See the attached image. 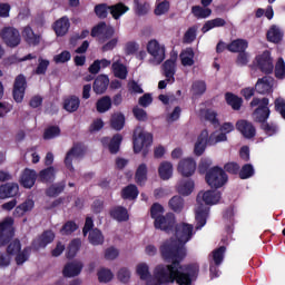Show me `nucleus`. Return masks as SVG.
Returning a JSON list of instances; mask_svg holds the SVG:
<instances>
[{
  "label": "nucleus",
  "mask_w": 285,
  "mask_h": 285,
  "mask_svg": "<svg viewBox=\"0 0 285 285\" xmlns=\"http://www.w3.org/2000/svg\"><path fill=\"white\" fill-rule=\"evenodd\" d=\"M154 277L165 284L193 285L199 277V264L171 263L169 265H157Z\"/></svg>",
  "instance_id": "f257e3e1"
},
{
  "label": "nucleus",
  "mask_w": 285,
  "mask_h": 285,
  "mask_svg": "<svg viewBox=\"0 0 285 285\" xmlns=\"http://www.w3.org/2000/svg\"><path fill=\"white\" fill-rule=\"evenodd\" d=\"M191 224L180 223L175 226L176 238L167 239L160 246V255L165 262L181 264L186 259V244L193 239Z\"/></svg>",
  "instance_id": "f03ea898"
},
{
  "label": "nucleus",
  "mask_w": 285,
  "mask_h": 285,
  "mask_svg": "<svg viewBox=\"0 0 285 285\" xmlns=\"http://www.w3.org/2000/svg\"><path fill=\"white\" fill-rule=\"evenodd\" d=\"M134 153L139 155L142 150V157L148 156V148L153 146V134L146 132L141 129H136L134 131Z\"/></svg>",
  "instance_id": "7ed1b4c3"
},
{
  "label": "nucleus",
  "mask_w": 285,
  "mask_h": 285,
  "mask_svg": "<svg viewBox=\"0 0 285 285\" xmlns=\"http://www.w3.org/2000/svg\"><path fill=\"white\" fill-rule=\"evenodd\" d=\"M205 181L210 188H222L228 183V174L219 166L212 167L205 175Z\"/></svg>",
  "instance_id": "20e7f679"
},
{
  "label": "nucleus",
  "mask_w": 285,
  "mask_h": 285,
  "mask_svg": "<svg viewBox=\"0 0 285 285\" xmlns=\"http://www.w3.org/2000/svg\"><path fill=\"white\" fill-rule=\"evenodd\" d=\"M17 198H13L7 203H3L1 205L2 210H7V213H10V210H13V217H23L26 213H30L32 208H35V200L32 199H26L23 203L18 205Z\"/></svg>",
  "instance_id": "39448f33"
},
{
  "label": "nucleus",
  "mask_w": 285,
  "mask_h": 285,
  "mask_svg": "<svg viewBox=\"0 0 285 285\" xmlns=\"http://www.w3.org/2000/svg\"><path fill=\"white\" fill-rule=\"evenodd\" d=\"M268 98H253V100L250 101V107L255 108L256 106H258L253 114L254 121H256L257 124H264L268 120V118L271 117V109L268 108Z\"/></svg>",
  "instance_id": "423d86ee"
},
{
  "label": "nucleus",
  "mask_w": 285,
  "mask_h": 285,
  "mask_svg": "<svg viewBox=\"0 0 285 285\" xmlns=\"http://www.w3.org/2000/svg\"><path fill=\"white\" fill-rule=\"evenodd\" d=\"M14 219L12 217H7L0 222V248L2 246H8L12 238L14 237Z\"/></svg>",
  "instance_id": "0eeeda50"
},
{
  "label": "nucleus",
  "mask_w": 285,
  "mask_h": 285,
  "mask_svg": "<svg viewBox=\"0 0 285 285\" xmlns=\"http://www.w3.org/2000/svg\"><path fill=\"white\" fill-rule=\"evenodd\" d=\"M255 61L256 68L263 72V75H273L275 65L273 63V56H271V51H263L261 55L256 56Z\"/></svg>",
  "instance_id": "6e6552de"
},
{
  "label": "nucleus",
  "mask_w": 285,
  "mask_h": 285,
  "mask_svg": "<svg viewBox=\"0 0 285 285\" xmlns=\"http://www.w3.org/2000/svg\"><path fill=\"white\" fill-rule=\"evenodd\" d=\"M0 37L8 48H17L21 45V33L13 27H4L0 31Z\"/></svg>",
  "instance_id": "1a4fd4ad"
},
{
  "label": "nucleus",
  "mask_w": 285,
  "mask_h": 285,
  "mask_svg": "<svg viewBox=\"0 0 285 285\" xmlns=\"http://www.w3.org/2000/svg\"><path fill=\"white\" fill-rule=\"evenodd\" d=\"M28 88V80L26 76L20 73L13 81L12 97L16 104H22L26 97V89Z\"/></svg>",
  "instance_id": "9d476101"
},
{
  "label": "nucleus",
  "mask_w": 285,
  "mask_h": 285,
  "mask_svg": "<svg viewBox=\"0 0 285 285\" xmlns=\"http://www.w3.org/2000/svg\"><path fill=\"white\" fill-rule=\"evenodd\" d=\"M175 224H177V220L173 213H168L154 220V227L156 230H164V233H173V230H175Z\"/></svg>",
  "instance_id": "9b49d317"
},
{
  "label": "nucleus",
  "mask_w": 285,
  "mask_h": 285,
  "mask_svg": "<svg viewBox=\"0 0 285 285\" xmlns=\"http://www.w3.org/2000/svg\"><path fill=\"white\" fill-rule=\"evenodd\" d=\"M100 141H101L104 148H108V150L111 155H117V153H119V149L121 148V142L124 141V136H121V134H115L112 136V138L102 137Z\"/></svg>",
  "instance_id": "f8f14e48"
},
{
  "label": "nucleus",
  "mask_w": 285,
  "mask_h": 285,
  "mask_svg": "<svg viewBox=\"0 0 285 285\" xmlns=\"http://www.w3.org/2000/svg\"><path fill=\"white\" fill-rule=\"evenodd\" d=\"M147 52L151 55L157 63H161L166 59V48L159 45L157 40H150L147 43Z\"/></svg>",
  "instance_id": "ddd939ff"
},
{
  "label": "nucleus",
  "mask_w": 285,
  "mask_h": 285,
  "mask_svg": "<svg viewBox=\"0 0 285 285\" xmlns=\"http://www.w3.org/2000/svg\"><path fill=\"white\" fill-rule=\"evenodd\" d=\"M177 169L181 177H193L197 170V161L194 158L181 159Z\"/></svg>",
  "instance_id": "4468645a"
},
{
  "label": "nucleus",
  "mask_w": 285,
  "mask_h": 285,
  "mask_svg": "<svg viewBox=\"0 0 285 285\" xmlns=\"http://www.w3.org/2000/svg\"><path fill=\"white\" fill-rule=\"evenodd\" d=\"M207 146H210V141L208 138V130L204 129L197 137V140L194 145V155H196V157H202V155L206 153Z\"/></svg>",
  "instance_id": "2eb2a0df"
},
{
  "label": "nucleus",
  "mask_w": 285,
  "mask_h": 285,
  "mask_svg": "<svg viewBox=\"0 0 285 285\" xmlns=\"http://www.w3.org/2000/svg\"><path fill=\"white\" fill-rule=\"evenodd\" d=\"M236 130L243 135L245 139H253L257 135V130L253 122L248 120L240 119L236 122Z\"/></svg>",
  "instance_id": "dca6fc26"
},
{
  "label": "nucleus",
  "mask_w": 285,
  "mask_h": 285,
  "mask_svg": "<svg viewBox=\"0 0 285 285\" xmlns=\"http://www.w3.org/2000/svg\"><path fill=\"white\" fill-rule=\"evenodd\" d=\"M219 199H222V193L216 189L199 193L197 195L198 204L203 200L207 206L219 204Z\"/></svg>",
  "instance_id": "f3484780"
},
{
  "label": "nucleus",
  "mask_w": 285,
  "mask_h": 285,
  "mask_svg": "<svg viewBox=\"0 0 285 285\" xmlns=\"http://www.w3.org/2000/svg\"><path fill=\"white\" fill-rule=\"evenodd\" d=\"M83 157V148L80 145H73L71 150L66 154L65 166L70 173H75V166H72V159H79Z\"/></svg>",
  "instance_id": "a211bd4d"
},
{
  "label": "nucleus",
  "mask_w": 285,
  "mask_h": 285,
  "mask_svg": "<svg viewBox=\"0 0 285 285\" xmlns=\"http://www.w3.org/2000/svg\"><path fill=\"white\" fill-rule=\"evenodd\" d=\"M209 213L210 208L204 206V204L197 206L195 210L196 230H202V228H204L206 222H208Z\"/></svg>",
  "instance_id": "6ab92c4d"
},
{
  "label": "nucleus",
  "mask_w": 285,
  "mask_h": 285,
  "mask_svg": "<svg viewBox=\"0 0 285 285\" xmlns=\"http://www.w3.org/2000/svg\"><path fill=\"white\" fill-rule=\"evenodd\" d=\"M37 184V171L26 168L20 176V185L22 188H32Z\"/></svg>",
  "instance_id": "aec40b11"
},
{
  "label": "nucleus",
  "mask_w": 285,
  "mask_h": 285,
  "mask_svg": "<svg viewBox=\"0 0 285 285\" xmlns=\"http://www.w3.org/2000/svg\"><path fill=\"white\" fill-rule=\"evenodd\" d=\"M19 195V184L6 183L0 186V199H11Z\"/></svg>",
  "instance_id": "412c9836"
},
{
  "label": "nucleus",
  "mask_w": 285,
  "mask_h": 285,
  "mask_svg": "<svg viewBox=\"0 0 285 285\" xmlns=\"http://www.w3.org/2000/svg\"><path fill=\"white\" fill-rule=\"evenodd\" d=\"M81 271H83V263L73 261L65 265L62 275L63 277H77L81 275Z\"/></svg>",
  "instance_id": "4be33fe9"
},
{
  "label": "nucleus",
  "mask_w": 285,
  "mask_h": 285,
  "mask_svg": "<svg viewBox=\"0 0 285 285\" xmlns=\"http://www.w3.org/2000/svg\"><path fill=\"white\" fill-rule=\"evenodd\" d=\"M68 30H70V19L68 16H63L55 21L53 31L57 37H66V35H68Z\"/></svg>",
  "instance_id": "5701e85b"
},
{
  "label": "nucleus",
  "mask_w": 285,
  "mask_h": 285,
  "mask_svg": "<svg viewBox=\"0 0 285 285\" xmlns=\"http://www.w3.org/2000/svg\"><path fill=\"white\" fill-rule=\"evenodd\" d=\"M22 37L28 46H39L41 43V35L35 33L32 27L27 26L22 30Z\"/></svg>",
  "instance_id": "b1692460"
},
{
  "label": "nucleus",
  "mask_w": 285,
  "mask_h": 285,
  "mask_svg": "<svg viewBox=\"0 0 285 285\" xmlns=\"http://www.w3.org/2000/svg\"><path fill=\"white\" fill-rule=\"evenodd\" d=\"M271 83H273V77L271 76L258 78L255 85L256 92H258V95H268L273 88V85Z\"/></svg>",
  "instance_id": "393cba45"
},
{
  "label": "nucleus",
  "mask_w": 285,
  "mask_h": 285,
  "mask_svg": "<svg viewBox=\"0 0 285 285\" xmlns=\"http://www.w3.org/2000/svg\"><path fill=\"white\" fill-rule=\"evenodd\" d=\"M110 86V79L106 75H99L94 81V92L96 95H104Z\"/></svg>",
  "instance_id": "a878e982"
},
{
  "label": "nucleus",
  "mask_w": 285,
  "mask_h": 285,
  "mask_svg": "<svg viewBox=\"0 0 285 285\" xmlns=\"http://www.w3.org/2000/svg\"><path fill=\"white\" fill-rule=\"evenodd\" d=\"M176 68L177 61L175 59H168L163 63L164 76L167 81H171V83H175V72H177Z\"/></svg>",
  "instance_id": "bb28decb"
},
{
  "label": "nucleus",
  "mask_w": 285,
  "mask_h": 285,
  "mask_svg": "<svg viewBox=\"0 0 285 285\" xmlns=\"http://www.w3.org/2000/svg\"><path fill=\"white\" fill-rule=\"evenodd\" d=\"M38 179L42 184H53L55 179H57V171L55 167L50 166L39 171Z\"/></svg>",
  "instance_id": "cd10ccee"
},
{
  "label": "nucleus",
  "mask_w": 285,
  "mask_h": 285,
  "mask_svg": "<svg viewBox=\"0 0 285 285\" xmlns=\"http://www.w3.org/2000/svg\"><path fill=\"white\" fill-rule=\"evenodd\" d=\"M109 215L112 219H116V222H128V219H130V216H128V209L124 206H116L111 208Z\"/></svg>",
  "instance_id": "c85d7f7f"
},
{
  "label": "nucleus",
  "mask_w": 285,
  "mask_h": 285,
  "mask_svg": "<svg viewBox=\"0 0 285 285\" xmlns=\"http://www.w3.org/2000/svg\"><path fill=\"white\" fill-rule=\"evenodd\" d=\"M65 190H66V183H65V180H62L60 183L50 185L45 190V195H46V197L56 198V197H59L61 195V193H63Z\"/></svg>",
  "instance_id": "c756f323"
},
{
  "label": "nucleus",
  "mask_w": 285,
  "mask_h": 285,
  "mask_svg": "<svg viewBox=\"0 0 285 285\" xmlns=\"http://www.w3.org/2000/svg\"><path fill=\"white\" fill-rule=\"evenodd\" d=\"M124 126H126V116L121 111L111 115L110 128H112V130H124Z\"/></svg>",
  "instance_id": "7c9ffc66"
},
{
  "label": "nucleus",
  "mask_w": 285,
  "mask_h": 285,
  "mask_svg": "<svg viewBox=\"0 0 285 285\" xmlns=\"http://www.w3.org/2000/svg\"><path fill=\"white\" fill-rule=\"evenodd\" d=\"M195 190V181L193 179L180 180L177 185V193L183 197H188Z\"/></svg>",
  "instance_id": "2f4dec72"
},
{
  "label": "nucleus",
  "mask_w": 285,
  "mask_h": 285,
  "mask_svg": "<svg viewBox=\"0 0 285 285\" xmlns=\"http://www.w3.org/2000/svg\"><path fill=\"white\" fill-rule=\"evenodd\" d=\"M79 106H81V100L75 95L69 96L63 100V109L67 112H77V110H79Z\"/></svg>",
  "instance_id": "473e14b6"
},
{
  "label": "nucleus",
  "mask_w": 285,
  "mask_h": 285,
  "mask_svg": "<svg viewBox=\"0 0 285 285\" xmlns=\"http://www.w3.org/2000/svg\"><path fill=\"white\" fill-rule=\"evenodd\" d=\"M135 181L138 186H145L148 181V166L140 164L135 173Z\"/></svg>",
  "instance_id": "72a5a7b5"
},
{
  "label": "nucleus",
  "mask_w": 285,
  "mask_h": 285,
  "mask_svg": "<svg viewBox=\"0 0 285 285\" xmlns=\"http://www.w3.org/2000/svg\"><path fill=\"white\" fill-rule=\"evenodd\" d=\"M128 10H130V8H128V6H126L124 2H118L114 6H109V12L112 19H115L116 21L121 19V17H124V14L128 12Z\"/></svg>",
  "instance_id": "f704fd0d"
},
{
  "label": "nucleus",
  "mask_w": 285,
  "mask_h": 285,
  "mask_svg": "<svg viewBox=\"0 0 285 285\" xmlns=\"http://www.w3.org/2000/svg\"><path fill=\"white\" fill-rule=\"evenodd\" d=\"M248 49V40L246 39H235L230 43L227 45V50L229 52H244Z\"/></svg>",
  "instance_id": "c9c22d12"
},
{
  "label": "nucleus",
  "mask_w": 285,
  "mask_h": 285,
  "mask_svg": "<svg viewBox=\"0 0 285 285\" xmlns=\"http://www.w3.org/2000/svg\"><path fill=\"white\" fill-rule=\"evenodd\" d=\"M225 101L233 110H242V104H244V99L233 92L225 94Z\"/></svg>",
  "instance_id": "e433bc0d"
},
{
  "label": "nucleus",
  "mask_w": 285,
  "mask_h": 285,
  "mask_svg": "<svg viewBox=\"0 0 285 285\" xmlns=\"http://www.w3.org/2000/svg\"><path fill=\"white\" fill-rule=\"evenodd\" d=\"M139 197V188H137V185L129 184L121 190V198L122 199H129V202H132Z\"/></svg>",
  "instance_id": "4c0bfd02"
},
{
  "label": "nucleus",
  "mask_w": 285,
  "mask_h": 285,
  "mask_svg": "<svg viewBox=\"0 0 285 285\" xmlns=\"http://www.w3.org/2000/svg\"><path fill=\"white\" fill-rule=\"evenodd\" d=\"M112 108V98L110 96H102L100 99L96 102V110L100 115H104V112H108Z\"/></svg>",
  "instance_id": "58836bf2"
},
{
  "label": "nucleus",
  "mask_w": 285,
  "mask_h": 285,
  "mask_svg": "<svg viewBox=\"0 0 285 285\" xmlns=\"http://www.w3.org/2000/svg\"><path fill=\"white\" fill-rule=\"evenodd\" d=\"M158 175L164 181L170 179L173 177V164L170 161H163L158 167Z\"/></svg>",
  "instance_id": "ea45409f"
},
{
  "label": "nucleus",
  "mask_w": 285,
  "mask_h": 285,
  "mask_svg": "<svg viewBox=\"0 0 285 285\" xmlns=\"http://www.w3.org/2000/svg\"><path fill=\"white\" fill-rule=\"evenodd\" d=\"M111 70L117 79H126L128 77V68H126V65L121 63L119 60L112 62Z\"/></svg>",
  "instance_id": "a19ab883"
},
{
  "label": "nucleus",
  "mask_w": 285,
  "mask_h": 285,
  "mask_svg": "<svg viewBox=\"0 0 285 285\" xmlns=\"http://www.w3.org/2000/svg\"><path fill=\"white\" fill-rule=\"evenodd\" d=\"M266 37L267 41H269L271 43H279V41H282V39L284 38V33H282V30H279V28L274 24L267 31Z\"/></svg>",
  "instance_id": "79ce46f5"
},
{
  "label": "nucleus",
  "mask_w": 285,
  "mask_h": 285,
  "mask_svg": "<svg viewBox=\"0 0 285 285\" xmlns=\"http://www.w3.org/2000/svg\"><path fill=\"white\" fill-rule=\"evenodd\" d=\"M52 242H55V233L52 230H45L37 240V248H46Z\"/></svg>",
  "instance_id": "37998d69"
},
{
  "label": "nucleus",
  "mask_w": 285,
  "mask_h": 285,
  "mask_svg": "<svg viewBox=\"0 0 285 285\" xmlns=\"http://www.w3.org/2000/svg\"><path fill=\"white\" fill-rule=\"evenodd\" d=\"M224 26H226V20H224V18H215L205 22L202 28V32L206 35V32H209L213 28H224Z\"/></svg>",
  "instance_id": "c03bdc74"
},
{
  "label": "nucleus",
  "mask_w": 285,
  "mask_h": 285,
  "mask_svg": "<svg viewBox=\"0 0 285 285\" xmlns=\"http://www.w3.org/2000/svg\"><path fill=\"white\" fill-rule=\"evenodd\" d=\"M88 239L92 246H101L105 242L104 234L99 228H94L89 232Z\"/></svg>",
  "instance_id": "a18cd8bd"
},
{
  "label": "nucleus",
  "mask_w": 285,
  "mask_h": 285,
  "mask_svg": "<svg viewBox=\"0 0 285 285\" xmlns=\"http://www.w3.org/2000/svg\"><path fill=\"white\" fill-rule=\"evenodd\" d=\"M81 248V239L80 238H73L67 249V259H73V257H77V253H79Z\"/></svg>",
  "instance_id": "49530a36"
},
{
  "label": "nucleus",
  "mask_w": 285,
  "mask_h": 285,
  "mask_svg": "<svg viewBox=\"0 0 285 285\" xmlns=\"http://www.w3.org/2000/svg\"><path fill=\"white\" fill-rule=\"evenodd\" d=\"M168 206L170 210L174 213H181L184 210L185 202L181 196H173L170 200L168 202Z\"/></svg>",
  "instance_id": "de8ad7c7"
},
{
  "label": "nucleus",
  "mask_w": 285,
  "mask_h": 285,
  "mask_svg": "<svg viewBox=\"0 0 285 285\" xmlns=\"http://www.w3.org/2000/svg\"><path fill=\"white\" fill-rule=\"evenodd\" d=\"M191 13L196 19H208L210 14H213V10L210 8H203L200 6H194L191 8Z\"/></svg>",
  "instance_id": "09e8293b"
},
{
  "label": "nucleus",
  "mask_w": 285,
  "mask_h": 285,
  "mask_svg": "<svg viewBox=\"0 0 285 285\" xmlns=\"http://www.w3.org/2000/svg\"><path fill=\"white\" fill-rule=\"evenodd\" d=\"M30 253H32V247L30 246L24 247L22 250L20 249V252L16 254V264L18 266L26 264V262L30 259Z\"/></svg>",
  "instance_id": "8fccbe9b"
},
{
  "label": "nucleus",
  "mask_w": 285,
  "mask_h": 285,
  "mask_svg": "<svg viewBox=\"0 0 285 285\" xmlns=\"http://www.w3.org/2000/svg\"><path fill=\"white\" fill-rule=\"evenodd\" d=\"M195 51L193 48H187L185 52L180 53L181 66H195Z\"/></svg>",
  "instance_id": "3c124183"
},
{
  "label": "nucleus",
  "mask_w": 285,
  "mask_h": 285,
  "mask_svg": "<svg viewBox=\"0 0 285 285\" xmlns=\"http://www.w3.org/2000/svg\"><path fill=\"white\" fill-rule=\"evenodd\" d=\"M97 275H98V282H100V284H108L109 282H112L115 277V274H112V271L108 268H100Z\"/></svg>",
  "instance_id": "603ef678"
},
{
  "label": "nucleus",
  "mask_w": 285,
  "mask_h": 285,
  "mask_svg": "<svg viewBox=\"0 0 285 285\" xmlns=\"http://www.w3.org/2000/svg\"><path fill=\"white\" fill-rule=\"evenodd\" d=\"M94 12L98 19H108V12H110V6L108 3H99L94 8Z\"/></svg>",
  "instance_id": "864d4df0"
},
{
  "label": "nucleus",
  "mask_w": 285,
  "mask_h": 285,
  "mask_svg": "<svg viewBox=\"0 0 285 285\" xmlns=\"http://www.w3.org/2000/svg\"><path fill=\"white\" fill-rule=\"evenodd\" d=\"M255 175V167L250 164H245L243 167H239L238 177L239 179H250Z\"/></svg>",
  "instance_id": "5fc2aeb1"
},
{
  "label": "nucleus",
  "mask_w": 285,
  "mask_h": 285,
  "mask_svg": "<svg viewBox=\"0 0 285 285\" xmlns=\"http://www.w3.org/2000/svg\"><path fill=\"white\" fill-rule=\"evenodd\" d=\"M79 229V225L75 220L66 222L60 228V235H72L76 230Z\"/></svg>",
  "instance_id": "6e6d98bb"
},
{
  "label": "nucleus",
  "mask_w": 285,
  "mask_h": 285,
  "mask_svg": "<svg viewBox=\"0 0 285 285\" xmlns=\"http://www.w3.org/2000/svg\"><path fill=\"white\" fill-rule=\"evenodd\" d=\"M61 135V128L59 126H49L45 129L43 132V139L50 140L56 139V137H59Z\"/></svg>",
  "instance_id": "4d7b16f0"
},
{
  "label": "nucleus",
  "mask_w": 285,
  "mask_h": 285,
  "mask_svg": "<svg viewBox=\"0 0 285 285\" xmlns=\"http://www.w3.org/2000/svg\"><path fill=\"white\" fill-rule=\"evenodd\" d=\"M226 253V246H220L213 250V262L215 266H222L224 262V255Z\"/></svg>",
  "instance_id": "13d9d810"
},
{
  "label": "nucleus",
  "mask_w": 285,
  "mask_h": 285,
  "mask_svg": "<svg viewBox=\"0 0 285 285\" xmlns=\"http://www.w3.org/2000/svg\"><path fill=\"white\" fill-rule=\"evenodd\" d=\"M135 12L138 17H144L148 14V10H150V4L148 2H139V0H134Z\"/></svg>",
  "instance_id": "bf43d9fd"
},
{
  "label": "nucleus",
  "mask_w": 285,
  "mask_h": 285,
  "mask_svg": "<svg viewBox=\"0 0 285 285\" xmlns=\"http://www.w3.org/2000/svg\"><path fill=\"white\" fill-rule=\"evenodd\" d=\"M205 121H209L214 128H219V119L217 118V112L213 109H206L205 114Z\"/></svg>",
  "instance_id": "052dcab7"
},
{
  "label": "nucleus",
  "mask_w": 285,
  "mask_h": 285,
  "mask_svg": "<svg viewBox=\"0 0 285 285\" xmlns=\"http://www.w3.org/2000/svg\"><path fill=\"white\" fill-rule=\"evenodd\" d=\"M8 244L7 255L14 256L18 253H21V240H19V238L13 239L12 242L10 240Z\"/></svg>",
  "instance_id": "680f3d73"
},
{
  "label": "nucleus",
  "mask_w": 285,
  "mask_h": 285,
  "mask_svg": "<svg viewBox=\"0 0 285 285\" xmlns=\"http://www.w3.org/2000/svg\"><path fill=\"white\" fill-rule=\"evenodd\" d=\"M49 66H50V60L43 59V58H39L38 59V66L33 70V73L35 75H46V72H48Z\"/></svg>",
  "instance_id": "e2e57ef3"
},
{
  "label": "nucleus",
  "mask_w": 285,
  "mask_h": 285,
  "mask_svg": "<svg viewBox=\"0 0 285 285\" xmlns=\"http://www.w3.org/2000/svg\"><path fill=\"white\" fill-rule=\"evenodd\" d=\"M209 146H215L216 144H220L222 141H228V136L224 134V131H220V134L217 135V132H212L209 136Z\"/></svg>",
  "instance_id": "0e129e2a"
},
{
  "label": "nucleus",
  "mask_w": 285,
  "mask_h": 285,
  "mask_svg": "<svg viewBox=\"0 0 285 285\" xmlns=\"http://www.w3.org/2000/svg\"><path fill=\"white\" fill-rule=\"evenodd\" d=\"M136 273L142 281H146L150 277V269L146 263L138 264Z\"/></svg>",
  "instance_id": "69168bd1"
},
{
  "label": "nucleus",
  "mask_w": 285,
  "mask_h": 285,
  "mask_svg": "<svg viewBox=\"0 0 285 285\" xmlns=\"http://www.w3.org/2000/svg\"><path fill=\"white\" fill-rule=\"evenodd\" d=\"M197 39V27H189L183 37V43H193Z\"/></svg>",
  "instance_id": "338daca9"
},
{
  "label": "nucleus",
  "mask_w": 285,
  "mask_h": 285,
  "mask_svg": "<svg viewBox=\"0 0 285 285\" xmlns=\"http://www.w3.org/2000/svg\"><path fill=\"white\" fill-rule=\"evenodd\" d=\"M275 77L276 79H285V62L284 58H278L275 66Z\"/></svg>",
  "instance_id": "774afa93"
}]
</instances>
